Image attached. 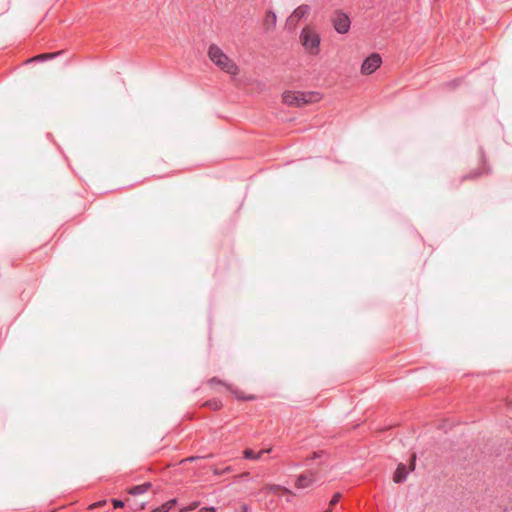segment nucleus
Masks as SVG:
<instances>
[{"label":"nucleus","mask_w":512,"mask_h":512,"mask_svg":"<svg viewBox=\"0 0 512 512\" xmlns=\"http://www.w3.org/2000/svg\"><path fill=\"white\" fill-rule=\"evenodd\" d=\"M300 42L307 53L317 55L319 53L320 35L310 27L302 29L300 34Z\"/></svg>","instance_id":"nucleus-3"},{"label":"nucleus","mask_w":512,"mask_h":512,"mask_svg":"<svg viewBox=\"0 0 512 512\" xmlns=\"http://www.w3.org/2000/svg\"><path fill=\"white\" fill-rule=\"evenodd\" d=\"M230 470H231V468H230V467H226V468H224L223 470L215 469V470H214V473H215L216 475H222L223 473H225V472H229Z\"/></svg>","instance_id":"nucleus-20"},{"label":"nucleus","mask_w":512,"mask_h":512,"mask_svg":"<svg viewBox=\"0 0 512 512\" xmlns=\"http://www.w3.org/2000/svg\"><path fill=\"white\" fill-rule=\"evenodd\" d=\"M226 387L228 390L234 393L238 399H244V396H242L237 389H233L231 385H226Z\"/></svg>","instance_id":"nucleus-18"},{"label":"nucleus","mask_w":512,"mask_h":512,"mask_svg":"<svg viewBox=\"0 0 512 512\" xmlns=\"http://www.w3.org/2000/svg\"><path fill=\"white\" fill-rule=\"evenodd\" d=\"M104 504H105V501H99V502L93 503V504L91 505V508L100 507V506H102V505H104Z\"/></svg>","instance_id":"nucleus-22"},{"label":"nucleus","mask_w":512,"mask_h":512,"mask_svg":"<svg viewBox=\"0 0 512 512\" xmlns=\"http://www.w3.org/2000/svg\"><path fill=\"white\" fill-rule=\"evenodd\" d=\"M270 451L271 449H262L259 452H255L252 449L247 448L243 451V457L249 460H260L264 454L269 453Z\"/></svg>","instance_id":"nucleus-8"},{"label":"nucleus","mask_w":512,"mask_h":512,"mask_svg":"<svg viewBox=\"0 0 512 512\" xmlns=\"http://www.w3.org/2000/svg\"><path fill=\"white\" fill-rule=\"evenodd\" d=\"M206 405L210 406L212 409L217 410L220 409L222 403L220 401L207 402Z\"/></svg>","instance_id":"nucleus-16"},{"label":"nucleus","mask_w":512,"mask_h":512,"mask_svg":"<svg viewBox=\"0 0 512 512\" xmlns=\"http://www.w3.org/2000/svg\"><path fill=\"white\" fill-rule=\"evenodd\" d=\"M324 512H330V510H326V511H324Z\"/></svg>","instance_id":"nucleus-26"},{"label":"nucleus","mask_w":512,"mask_h":512,"mask_svg":"<svg viewBox=\"0 0 512 512\" xmlns=\"http://www.w3.org/2000/svg\"><path fill=\"white\" fill-rule=\"evenodd\" d=\"M320 99L318 92H285L283 94V101L290 106L301 107L305 104L316 102Z\"/></svg>","instance_id":"nucleus-2"},{"label":"nucleus","mask_w":512,"mask_h":512,"mask_svg":"<svg viewBox=\"0 0 512 512\" xmlns=\"http://www.w3.org/2000/svg\"><path fill=\"white\" fill-rule=\"evenodd\" d=\"M208 57L219 69L226 73L231 75L238 73L237 65L217 45H210Z\"/></svg>","instance_id":"nucleus-1"},{"label":"nucleus","mask_w":512,"mask_h":512,"mask_svg":"<svg viewBox=\"0 0 512 512\" xmlns=\"http://www.w3.org/2000/svg\"><path fill=\"white\" fill-rule=\"evenodd\" d=\"M407 476H408V471H407L406 466L404 464H399L394 473L393 480L395 483H402L406 480Z\"/></svg>","instance_id":"nucleus-9"},{"label":"nucleus","mask_w":512,"mask_h":512,"mask_svg":"<svg viewBox=\"0 0 512 512\" xmlns=\"http://www.w3.org/2000/svg\"><path fill=\"white\" fill-rule=\"evenodd\" d=\"M341 498V494L340 493H335L332 497V499L330 500V505L333 506L335 504H337L339 502Z\"/></svg>","instance_id":"nucleus-19"},{"label":"nucleus","mask_w":512,"mask_h":512,"mask_svg":"<svg viewBox=\"0 0 512 512\" xmlns=\"http://www.w3.org/2000/svg\"><path fill=\"white\" fill-rule=\"evenodd\" d=\"M198 505H199V502H193L189 506L181 508V512L192 511V510L196 509L198 507Z\"/></svg>","instance_id":"nucleus-15"},{"label":"nucleus","mask_w":512,"mask_h":512,"mask_svg":"<svg viewBox=\"0 0 512 512\" xmlns=\"http://www.w3.org/2000/svg\"><path fill=\"white\" fill-rule=\"evenodd\" d=\"M382 59L378 53H372L362 63V74L369 75L374 73L381 65Z\"/></svg>","instance_id":"nucleus-5"},{"label":"nucleus","mask_w":512,"mask_h":512,"mask_svg":"<svg viewBox=\"0 0 512 512\" xmlns=\"http://www.w3.org/2000/svg\"><path fill=\"white\" fill-rule=\"evenodd\" d=\"M277 21L276 14L273 11H268L264 19V27L266 30H270L275 27Z\"/></svg>","instance_id":"nucleus-12"},{"label":"nucleus","mask_w":512,"mask_h":512,"mask_svg":"<svg viewBox=\"0 0 512 512\" xmlns=\"http://www.w3.org/2000/svg\"><path fill=\"white\" fill-rule=\"evenodd\" d=\"M150 487H151V483L145 482L143 484L135 485V486L129 488L128 493L133 496L141 495V494L147 492Z\"/></svg>","instance_id":"nucleus-10"},{"label":"nucleus","mask_w":512,"mask_h":512,"mask_svg":"<svg viewBox=\"0 0 512 512\" xmlns=\"http://www.w3.org/2000/svg\"><path fill=\"white\" fill-rule=\"evenodd\" d=\"M331 23L337 33L346 34L350 29L351 20L348 14L342 10H336L331 15Z\"/></svg>","instance_id":"nucleus-4"},{"label":"nucleus","mask_w":512,"mask_h":512,"mask_svg":"<svg viewBox=\"0 0 512 512\" xmlns=\"http://www.w3.org/2000/svg\"><path fill=\"white\" fill-rule=\"evenodd\" d=\"M200 512H215L214 507H204L200 510Z\"/></svg>","instance_id":"nucleus-21"},{"label":"nucleus","mask_w":512,"mask_h":512,"mask_svg":"<svg viewBox=\"0 0 512 512\" xmlns=\"http://www.w3.org/2000/svg\"><path fill=\"white\" fill-rule=\"evenodd\" d=\"M458 82L459 80H453L452 82L449 83V85L455 86L457 85Z\"/></svg>","instance_id":"nucleus-24"},{"label":"nucleus","mask_w":512,"mask_h":512,"mask_svg":"<svg viewBox=\"0 0 512 512\" xmlns=\"http://www.w3.org/2000/svg\"><path fill=\"white\" fill-rule=\"evenodd\" d=\"M243 512H248V507L246 505L243 506Z\"/></svg>","instance_id":"nucleus-25"},{"label":"nucleus","mask_w":512,"mask_h":512,"mask_svg":"<svg viewBox=\"0 0 512 512\" xmlns=\"http://www.w3.org/2000/svg\"><path fill=\"white\" fill-rule=\"evenodd\" d=\"M310 7L308 5L298 6L293 13L286 20V27L288 29H294L298 22L309 13Z\"/></svg>","instance_id":"nucleus-6"},{"label":"nucleus","mask_w":512,"mask_h":512,"mask_svg":"<svg viewBox=\"0 0 512 512\" xmlns=\"http://www.w3.org/2000/svg\"><path fill=\"white\" fill-rule=\"evenodd\" d=\"M112 503H113V506H114L115 509L123 508L124 505H125L124 502L122 500H119V499H113Z\"/></svg>","instance_id":"nucleus-17"},{"label":"nucleus","mask_w":512,"mask_h":512,"mask_svg":"<svg viewBox=\"0 0 512 512\" xmlns=\"http://www.w3.org/2000/svg\"><path fill=\"white\" fill-rule=\"evenodd\" d=\"M315 476L312 472L307 474H301L297 477L295 481V486L298 489H304L310 487L315 482Z\"/></svg>","instance_id":"nucleus-7"},{"label":"nucleus","mask_w":512,"mask_h":512,"mask_svg":"<svg viewBox=\"0 0 512 512\" xmlns=\"http://www.w3.org/2000/svg\"><path fill=\"white\" fill-rule=\"evenodd\" d=\"M264 490L267 492H270V493H274V494L283 492L285 494H289L290 496H294V493L291 490H289L283 486H280V485L269 484L264 487Z\"/></svg>","instance_id":"nucleus-11"},{"label":"nucleus","mask_w":512,"mask_h":512,"mask_svg":"<svg viewBox=\"0 0 512 512\" xmlns=\"http://www.w3.org/2000/svg\"><path fill=\"white\" fill-rule=\"evenodd\" d=\"M209 383H210V384H214V383H221V384H222V382H221L219 379L215 378V377H214V378H212V379L209 381Z\"/></svg>","instance_id":"nucleus-23"},{"label":"nucleus","mask_w":512,"mask_h":512,"mask_svg":"<svg viewBox=\"0 0 512 512\" xmlns=\"http://www.w3.org/2000/svg\"><path fill=\"white\" fill-rule=\"evenodd\" d=\"M176 502H177L176 499H171V500L165 502L164 504H162L161 506L157 507L156 509H154L151 512H169L173 508V506L176 504Z\"/></svg>","instance_id":"nucleus-13"},{"label":"nucleus","mask_w":512,"mask_h":512,"mask_svg":"<svg viewBox=\"0 0 512 512\" xmlns=\"http://www.w3.org/2000/svg\"><path fill=\"white\" fill-rule=\"evenodd\" d=\"M58 54L59 53H43V54L34 56L33 60H34V62H44L47 59L56 57Z\"/></svg>","instance_id":"nucleus-14"}]
</instances>
